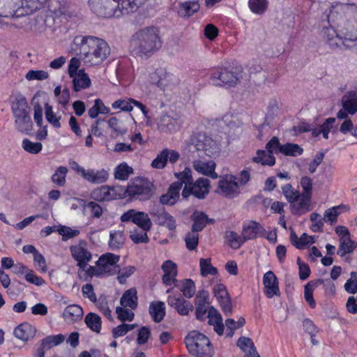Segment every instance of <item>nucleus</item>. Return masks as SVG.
<instances>
[{"label":"nucleus","mask_w":357,"mask_h":357,"mask_svg":"<svg viewBox=\"0 0 357 357\" xmlns=\"http://www.w3.org/2000/svg\"><path fill=\"white\" fill-rule=\"evenodd\" d=\"M79 50L82 60L87 67L101 64L109 55L110 48L102 39L94 36H76L70 47L71 52Z\"/></svg>","instance_id":"nucleus-1"},{"label":"nucleus","mask_w":357,"mask_h":357,"mask_svg":"<svg viewBox=\"0 0 357 357\" xmlns=\"http://www.w3.org/2000/svg\"><path fill=\"white\" fill-rule=\"evenodd\" d=\"M161 44L159 29L147 26L132 35L129 48L136 55L149 56L160 48Z\"/></svg>","instance_id":"nucleus-2"},{"label":"nucleus","mask_w":357,"mask_h":357,"mask_svg":"<svg viewBox=\"0 0 357 357\" xmlns=\"http://www.w3.org/2000/svg\"><path fill=\"white\" fill-rule=\"evenodd\" d=\"M144 0H89L91 10L105 18L119 17L132 13Z\"/></svg>","instance_id":"nucleus-3"},{"label":"nucleus","mask_w":357,"mask_h":357,"mask_svg":"<svg viewBox=\"0 0 357 357\" xmlns=\"http://www.w3.org/2000/svg\"><path fill=\"white\" fill-rule=\"evenodd\" d=\"M210 82L216 86L234 87L244 78L241 66H216L208 73Z\"/></svg>","instance_id":"nucleus-4"},{"label":"nucleus","mask_w":357,"mask_h":357,"mask_svg":"<svg viewBox=\"0 0 357 357\" xmlns=\"http://www.w3.org/2000/svg\"><path fill=\"white\" fill-rule=\"evenodd\" d=\"M347 11V16L337 22L338 31L343 36L346 48H350L357 42V6L339 5L337 8Z\"/></svg>","instance_id":"nucleus-5"},{"label":"nucleus","mask_w":357,"mask_h":357,"mask_svg":"<svg viewBox=\"0 0 357 357\" xmlns=\"http://www.w3.org/2000/svg\"><path fill=\"white\" fill-rule=\"evenodd\" d=\"M15 128L20 132L29 135L33 129V122L29 115V107L24 98H17L12 105Z\"/></svg>","instance_id":"nucleus-6"},{"label":"nucleus","mask_w":357,"mask_h":357,"mask_svg":"<svg viewBox=\"0 0 357 357\" xmlns=\"http://www.w3.org/2000/svg\"><path fill=\"white\" fill-rule=\"evenodd\" d=\"M48 0H1L6 15L16 17L29 15L42 6Z\"/></svg>","instance_id":"nucleus-7"},{"label":"nucleus","mask_w":357,"mask_h":357,"mask_svg":"<svg viewBox=\"0 0 357 357\" xmlns=\"http://www.w3.org/2000/svg\"><path fill=\"white\" fill-rule=\"evenodd\" d=\"M188 351L197 357H212L213 350L208 338L202 333L192 331L185 337Z\"/></svg>","instance_id":"nucleus-8"},{"label":"nucleus","mask_w":357,"mask_h":357,"mask_svg":"<svg viewBox=\"0 0 357 357\" xmlns=\"http://www.w3.org/2000/svg\"><path fill=\"white\" fill-rule=\"evenodd\" d=\"M216 193L227 198H235L238 196L241 190L238 185L237 178L232 174H226L219 177Z\"/></svg>","instance_id":"nucleus-9"},{"label":"nucleus","mask_w":357,"mask_h":357,"mask_svg":"<svg viewBox=\"0 0 357 357\" xmlns=\"http://www.w3.org/2000/svg\"><path fill=\"white\" fill-rule=\"evenodd\" d=\"M90 196L91 199L98 202L110 201L123 198L125 192L121 186L102 185L93 190Z\"/></svg>","instance_id":"nucleus-10"},{"label":"nucleus","mask_w":357,"mask_h":357,"mask_svg":"<svg viewBox=\"0 0 357 357\" xmlns=\"http://www.w3.org/2000/svg\"><path fill=\"white\" fill-rule=\"evenodd\" d=\"M120 220L123 222H131L144 231H149L152 226L151 220L146 213L133 208L124 212Z\"/></svg>","instance_id":"nucleus-11"},{"label":"nucleus","mask_w":357,"mask_h":357,"mask_svg":"<svg viewBox=\"0 0 357 357\" xmlns=\"http://www.w3.org/2000/svg\"><path fill=\"white\" fill-rule=\"evenodd\" d=\"M176 77L164 69H158L149 74V82L162 91L169 90L176 83Z\"/></svg>","instance_id":"nucleus-12"},{"label":"nucleus","mask_w":357,"mask_h":357,"mask_svg":"<svg viewBox=\"0 0 357 357\" xmlns=\"http://www.w3.org/2000/svg\"><path fill=\"white\" fill-rule=\"evenodd\" d=\"M125 195L136 197L140 200H146L151 197V190L149 182L141 178L134 180L128 185Z\"/></svg>","instance_id":"nucleus-13"},{"label":"nucleus","mask_w":357,"mask_h":357,"mask_svg":"<svg viewBox=\"0 0 357 357\" xmlns=\"http://www.w3.org/2000/svg\"><path fill=\"white\" fill-rule=\"evenodd\" d=\"M210 181L206 178H199L189 187L185 186L182 191V196L184 198L188 197L190 195L199 199H203L209 192Z\"/></svg>","instance_id":"nucleus-14"},{"label":"nucleus","mask_w":357,"mask_h":357,"mask_svg":"<svg viewBox=\"0 0 357 357\" xmlns=\"http://www.w3.org/2000/svg\"><path fill=\"white\" fill-rule=\"evenodd\" d=\"M120 257L119 255L112 253L102 255L96 262V265L100 267L99 273H101L102 275H115L117 273V263Z\"/></svg>","instance_id":"nucleus-15"},{"label":"nucleus","mask_w":357,"mask_h":357,"mask_svg":"<svg viewBox=\"0 0 357 357\" xmlns=\"http://www.w3.org/2000/svg\"><path fill=\"white\" fill-rule=\"evenodd\" d=\"M213 293L225 314H231L232 311L231 301L225 285L222 283L215 284L213 287Z\"/></svg>","instance_id":"nucleus-16"},{"label":"nucleus","mask_w":357,"mask_h":357,"mask_svg":"<svg viewBox=\"0 0 357 357\" xmlns=\"http://www.w3.org/2000/svg\"><path fill=\"white\" fill-rule=\"evenodd\" d=\"M163 272L162 281L166 286H178L177 284V265L172 260H166L161 265Z\"/></svg>","instance_id":"nucleus-17"},{"label":"nucleus","mask_w":357,"mask_h":357,"mask_svg":"<svg viewBox=\"0 0 357 357\" xmlns=\"http://www.w3.org/2000/svg\"><path fill=\"white\" fill-rule=\"evenodd\" d=\"M263 284L264 286V294L268 298L280 296L278 281L273 271H269L264 275Z\"/></svg>","instance_id":"nucleus-18"},{"label":"nucleus","mask_w":357,"mask_h":357,"mask_svg":"<svg viewBox=\"0 0 357 357\" xmlns=\"http://www.w3.org/2000/svg\"><path fill=\"white\" fill-rule=\"evenodd\" d=\"M322 36L324 39L331 47H346L343 36L338 31L337 27V29L331 26L325 27L322 31Z\"/></svg>","instance_id":"nucleus-19"},{"label":"nucleus","mask_w":357,"mask_h":357,"mask_svg":"<svg viewBox=\"0 0 357 357\" xmlns=\"http://www.w3.org/2000/svg\"><path fill=\"white\" fill-rule=\"evenodd\" d=\"M294 214L301 215L311 209V196L307 194H299L294 202L290 203Z\"/></svg>","instance_id":"nucleus-20"},{"label":"nucleus","mask_w":357,"mask_h":357,"mask_svg":"<svg viewBox=\"0 0 357 357\" xmlns=\"http://www.w3.org/2000/svg\"><path fill=\"white\" fill-rule=\"evenodd\" d=\"M195 147L197 151H204L206 155L211 158L218 156L220 151V144L211 137L206 136L198 140Z\"/></svg>","instance_id":"nucleus-21"},{"label":"nucleus","mask_w":357,"mask_h":357,"mask_svg":"<svg viewBox=\"0 0 357 357\" xmlns=\"http://www.w3.org/2000/svg\"><path fill=\"white\" fill-rule=\"evenodd\" d=\"M70 250L72 257L77 262L79 268L83 270L85 269L91 259V252L80 244L71 246Z\"/></svg>","instance_id":"nucleus-22"},{"label":"nucleus","mask_w":357,"mask_h":357,"mask_svg":"<svg viewBox=\"0 0 357 357\" xmlns=\"http://www.w3.org/2000/svg\"><path fill=\"white\" fill-rule=\"evenodd\" d=\"M330 132L332 134L337 132V124L336 123L335 118H328L319 128H314L312 130V135L314 137H318L321 135L325 139L329 138Z\"/></svg>","instance_id":"nucleus-23"},{"label":"nucleus","mask_w":357,"mask_h":357,"mask_svg":"<svg viewBox=\"0 0 357 357\" xmlns=\"http://www.w3.org/2000/svg\"><path fill=\"white\" fill-rule=\"evenodd\" d=\"M194 169L199 174L210 176L213 179L218 178V174L215 172L216 164L213 160L204 161L200 159L193 162Z\"/></svg>","instance_id":"nucleus-24"},{"label":"nucleus","mask_w":357,"mask_h":357,"mask_svg":"<svg viewBox=\"0 0 357 357\" xmlns=\"http://www.w3.org/2000/svg\"><path fill=\"white\" fill-rule=\"evenodd\" d=\"M69 77L72 79L73 89L75 92L89 89L91 86V80L84 69Z\"/></svg>","instance_id":"nucleus-25"},{"label":"nucleus","mask_w":357,"mask_h":357,"mask_svg":"<svg viewBox=\"0 0 357 357\" xmlns=\"http://www.w3.org/2000/svg\"><path fill=\"white\" fill-rule=\"evenodd\" d=\"M266 232L265 229L258 222L250 221L244 225L242 236L244 241L256 238L258 236L263 235Z\"/></svg>","instance_id":"nucleus-26"},{"label":"nucleus","mask_w":357,"mask_h":357,"mask_svg":"<svg viewBox=\"0 0 357 357\" xmlns=\"http://www.w3.org/2000/svg\"><path fill=\"white\" fill-rule=\"evenodd\" d=\"M109 173L105 169H88L86 170L83 178L93 184H100L107 181Z\"/></svg>","instance_id":"nucleus-27"},{"label":"nucleus","mask_w":357,"mask_h":357,"mask_svg":"<svg viewBox=\"0 0 357 357\" xmlns=\"http://www.w3.org/2000/svg\"><path fill=\"white\" fill-rule=\"evenodd\" d=\"M36 328L31 324L24 322L17 326L14 330V335L23 342H27L34 337Z\"/></svg>","instance_id":"nucleus-28"},{"label":"nucleus","mask_w":357,"mask_h":357,"mask_svg":"<svg viewBox=\"0 0 357 357\" xmlns=\"http://www.w3.org/2000/svg\"><path fill=\"white\" fill-rule=\"evenodd\" d=\"M168 305L174 307L178 313L181 315H187L190 310H192V305L181 297L169 296L167 298Z\"/></svg>","instance_id":"nucleus-29"},{"label":"nucleus","mask_w":357,"mask_h":357,"mask_svg":"<svg viewBox=\"0 0 357 357\" xmlns=\"http://www.w3.org/2000/svg\"><path fill=\"white\" fill-rule=\"evenodd\" d=\"M84 314L82 308L78 305L67 306L63 312V317L66 322L73 324L80 320Z\"/></svg>","instance_id":"nucleus-30"},{"label":"nucleus","mask_w":357,"mask_h":357,"mask_svg":"<svg viewBox=\"0 0 357 357\" xmlns=\"http://www.w3.org/2000/svg\"><path fill=\"white\" fill-rule=\"evenodd\" d=\"M290 241L296 248L303 250L312 245L315 242V238L314 236H309L306 233H303L300 237H298L296 234L291 231Z\"/></svg>","instance_id":"nucleus-31"},{"label":"nucleus","mask_w":357,"mask_h":357,"mask_svg":"<svg viewBox=\"0 0 357 357\" xmlns=\"http://www.w3.org/2000/svg\"><path fill=\"white\" fill-rule=\"evenodd\" d=\"M181 188V183L179 182L173 183L169 188L167 194L160 197V202L162 204H174L178 199L179 191Z\"/></svg>","instance_id":"nucleus-32"},{"label":"nucleus","mask_w":357,"mask_h":357,"mask_svg":"<svg viewBox=\"0 0 357 357\" xmlns=\"http://www.w3.org/2000/svg\"><path fill=\"white\" fill-rule=\"evenodd\" d=\"M208 324L213 326L214 331L222 335L224 332L225 325L222 323V318L220 312L213 307H211L208 312Z\"/></svg>","instance_id":"nucleus-33"},{"label":"nucleus","mask_w":357,"mask_h":357,"mask_svg":"<svg viewBox=\"0 0 357 357\" xmlns=\"http://www.w3.org/2000/svg\"><path fill=\"white\" fill-rule=\"evenodd\" d=\"M343 109L349 114L357 112V93L355 91H348L342 98Z\"/></svg>","instance_id":"nucleus-34"},{"label":"nucleus","mask_w":357,"mask_h":357,"mask_svg":"<svg viewBox=\"0 0 357 357\" xmlns=\"http://www.w3.org/2000/svg\"><path fill=\"white\" fill-rule=\"evenodd\" d=\"M176 120L167 115L162 114L158 119H155V125L160 132H172L176 130Z\"/></svg>","instance_id":"nucleus-35"},{"label":"nucleus","mask_w":357,"mask_h":357,"mask_svg":"<svg viewBox=\"0 0 357 357\" xmlns=\"http://www.w3.org/2000/svg\"><path fill=\"white\" fill-rule=\"evenodd\" d=\"M120 304L123 307L136 309L138 304L137 291L135 288L126 290L120 299Z\"/></svg>","instance_id":"nucleus-36"},{"label":"nucleus","mask_w":357,"mask_h":357,"mask_svg":"<svg viewBox=\"0 0 357 357\" xmlns=\"http://www.w3.org/2000/svg\"><path fill=\"white\" fill-rule=\"evenodd\" d=\"M197 1H186L180 3L178 8V14L181 17H190L199 10Z\"/></svg>","instance_id":"nucleus-37"},{"label":"nucleus","mask_w":357,"mask_h":357,"mask_svg":"<svg viewBox=\"0 0 357 357\" xmlns=\"http://www.w3.org/2000/svg\"><path fill=\"white\" fill-rule=\"evenodd\" d=\"M149 314L155 322H160L165 315V305L162 301H153L150 303Z\"/></svg>","instance_id":"nucleus-38"},{"label":"nucleus","mask_w":357,"mask_h":357,"mask_svg":"<svg viewBox=\"0 0 357 357\" xmlns=\"http://www.w3.org/2000/svg\"><path fill=\"white\" fill-rule=\"evenodd\" d=\"M237 345L245 354V357H260L250 338L242 337L238 339Z\"/></svg>","instance_id":"nucleus-39"},{"label":"nucleus","mask_w":357,"mask_h":357,"mask_svg":"<svg viewBox=\"0 0 357 357\" xmlns=\"http://www.w3.org/2000/svg\"><path fill=\"white\" fill-rule=\"evenodd\" d=\"M126 241V235L123 230H112L109 232L108 245L113 250L121 248Z\"/></svg>","instance_id":"nucleus-40"},{"label":"nucleus","mask_w":357,"mask_h":357,"mask_svg":"<svg viewBox=\"0 0 357 357\" xmlns=\"http://www.w3.org/2000/svg\"><path fill=\"white\" fill-rule=\"evenodd\" d=\"M252 161L262 165L273 166L275 163V157L264 150H258Z\"/></svg>","instance_id":"nucleus-41"},{"label":"nucleus","mask_w":357,"mask_h":357,"mask_svg":"<svg viewBox=\"0 0 357 357\" xmlns=\"http://www.w3.org/2000/svg\"><path fill=\"white\" fill-rule=\"evenodd\" d=\"M158 222L160 225L166 227L170 231H174L176 227L174 218L166 212H162L159 214Z\"/></svg>","instance_id":"nucleus-42"},{"label":"nucleus","mask_w":357,"mask_h":357,"mask_svg":"<svg viewBox=\"0 0 357 357\" xmlns=\"http://www.w3.org/2000/svg\"><path fill=\"white\" fill-rule=\"evenodd\" d=\"M133 172L132 168L129 167L127 163L122 162L114 170V178L118 180L125 181Z\"/></svg>","instance_id":"nucleus-43"},{"label":"nucleus","mask_w":357,"mask_h":357,"mask_svg":"<svg viewBox=\"0 0 357 357\" xmlns=\"http://www.w3.org/2000/svg\"><path fill=\"white\" fill-rule=\"evenodd\" d=\"M248 6L253 13L262 15L267 10L268 0H249Z\"/></svg>","instance_id":"nucleus-44"},{"label":"nucleus","mask_w":357,"mask_h":357,"mask_svg":"<svg viewBox=\"0 0 357 357\" xmlns=\"http://www.w3.org/2000/svg\"><path fill=\"white\" fill-rule=\"evenodd\" d=\"M45 114L47 121L56 128H61L60 120L61 119V115L56 114L52 109V107L48 104L45 105Z\"/></svg>","instance_id":"nucleus-45"},{"label":"nucleus","mask_w":357,"mask_h":357,"mask_svg":"<svg viewBox=\"0 0 357 357\" xmlns=\"http://www.w3.org/2000/svg\"><path fill=\"white\" fill-rule=\"evenodd\" d=\"M64 340L65 336L62 334L49 335L42 340L41 346L43 348L50 349L61 344Z\"/></svg>","instance_id":"nucleus-46"},{"label":"nucleus","mask_w":357,"mask_h":357,"mask_svg":"<svg viewBox=\"0 0 357 357\" xmlns=\"http://www.w3.org/2000/svg\"><path fill=\"white\" fill-rule=\"evenodd\" d=\"M56 231L62 236V240L63 241L74 238L78 236L80 233L78 229L71 228L70 227L64 225L57 226Z\"/></svg>","instance_id":"nucleus-47"},{"label":"nucleus","mask_w":357,"mask_h":357,"mask_svg":"<svg viewBox=\"0 0 357 357\" xmlns=\"http://www.w3.org/2000/svg\"><path fill=\"white\" fill-rule=\"evenodd\" d=\"M200 273L202 276L215 275L218 270L211 262V259H201L199 261Z\"/></svg>","instance_id":"nucleus-48"},{"label":"nucleus","mask_w":357,"mask_h":357,"mask_svg":"<svg viewBox=\"0 0 357 357\" xmlns=\"http://www.w3.org/2000/svg\"><path fill=\"white\" fill-rule=\"evenodd\" d=\"M356 248V242L351 241V238H347V239L345 240H341L337 250V255L340 257H344L347 254L352 252Z\"/></svg>","instance_id":"nucleus-49"},{"label":"nucleus","mask_w":357,"mask_h":357,"mask_svg":"<svg viewBox=\"0 0 357 357\" xmlns=\"http://www.w3.org/2000/svg\"><path fill=\"white\" fill-rule=\"evenodd\" d=\"M193 225L192 230L196 232L202 231L206 223V215L202 212H195L192 214Z\"/></svg>","instance_id":"nucleus-50"},{"label":"nucleus","mask_w":357,"mask_h":357,"mask_svg":"<svg viewBox=\"0 0 357 357\" xmlns=\"http://www.w3.org/2000/svg\"><path fill=\"white\" fill-rule=\"evenodd\" d=\"M85 323L86 326L93 331L100 332L101 329V319L94 313H89L85 317Z\"/></svg>","instance_id":"nucleus-51"},{"label":"nucleus","mask_w":357,"mask_h":357,"mask_svg":"<svg viewBox=\"0 0 357 357\" xmlns=\"http://www.w3.org/2000/svg\"><path fill=\"white\" fill-rule=\"evenodd\" d=\"M134 309L129 308V307H123L122 305L116 308V313L117 318L121 321H131L134 319L135 314Z\"/></svg>","instance_id":"nucleus-52"},{"label":"nucleus","mask_w":357,"mask_h":357,"mask_svg":"<svg viewBox=\"0 0 357 357\" xmlns=\"http://www.w3.org/2000/svg\"><path fill=\"white\" fill-rule=\"evenodd\" d=\"M245 323V320L243 317H240L238 321H235L233 319H227L225 321V331L227 335L231 337L235 330L242 327Z\"/></svg>","instance_id":"nucleus-53"},{"label":"nucleus","mask_w":357,"mask_h":357,"mask_svg":"<svg viewBox=\"0 0 357 357\" xmlns=\"http://www.w3.org/2000/svg\"><path fill=\"white\" fill-rule=\"evenodd\" d=\"M280 153L285 155L297 156L303 153V149L298 144L287 143L280 147Z\"/></svg>","instance_id":"nucleus-54"},{"label":"nucleus","mask_w":357,"mask_h":357,"mask_svg":"<svg viewBox=\"0 0 357 357\" xmlns=\"http://www.w3.org/2000/svg\"><path fill=\"white\" fill-rule=\"evenodd\" d=\"M174 176L178 180L177 182L181 183V185L185 184V186L189 187L192 183V170L188 167H185L184 170L181 172L175 173Z\"/></svg>","instance_id":"nucleus-55"},{"label":"nucleus","mask_w":357,"mask_h":357,"mask_svg":"<svg viewBox=\"0 0 357 357\" xmlns=\"http://www.w3.org/2000/svg\"><path fill=\"white\" fill-rule=\"evenodd\" d=\"M22 146L25 151L31 154H37L43 149V144L40 142H33L29 139H24L22 140Z\"/></svg>","instance_id":"nucleus-56"},{"label":"nucleus","mask_w":357,"mask_h":357,"mask_svg":"<svg viewBox=\"0 0 357 357\" xmlns=\"http://www.w3.org/2000/svg\"><path fill=\"white\" fill-rule=\"evenodd\" d=\"M68 173V169L66 167L61 166L58 167L52 176V181L58 186H63L66 183V177Z\"/></svg>","instance_id":"nucleus-57"},{"label":"nucleus","mask_w":357,"mask_h":357,"mask_svg":"<svg viewBox=\"0 0 357 357\" xmlns=\"http://www.w3.org/2000/svg\"><path fill=\"white\" fill-rule=\"evenodd\" d=\"M178 287L183 296L186 298H191L195 293V283L190 279L183 280Z\"/></svg>","instance_id":"nucleus-58"},{"label":"nucleus","mask_w":357,"mask_h":357,"mask_svg":"<svg viewBox=\"0 0 357 357\" xmlns=\"http://www.w3.org/2000/svg\"><path fill=\"white\" fill-rule=\"evenodd\" d=\"M131 101L132 102L133 105L138 107L142 112V114L144 116V120H145L146 126H148L149 127L154 126H155V119L153 118V115L149 114V111L147 109V107L145 105H144L142 102H140L139 101H137L136 100H132Z\"/></svg>","instance_id":"nucleus-59"},{"label":"nucleus","mask_w":357,"mask_h":357,"mask_svg":"<svg viewBox=\"0 0 357 357\" xmlns=\"http://www.w3.org/2000/svg\"><path fill=\"white\" fill-rule=\"evenodd\" d=\"M133 99L128 98L117 100L112 104V107L114 109H119L123 112H131L133 109V104L131 101Z\"/></svg>","instance_id":"nucleus-60"},{"label":"nucleus","mask_w":357,"mask_h":357,"mask_svg":"<svg viewBox=\"0 0 357 357\" xmlns=\"http://www.w3.org/2000/svg\"><path fill=\"white\" fill-rule=\"evenodd\" d=\"M137 326L136 324H123L115 327L112 330V336L114 338H118L124 336L129 331L133 330Z\"/></svg>","instance_id":"nucleus-61"},{"label":"nucleus","mask_w":357,"mask_h":357,"mask_svg":"<svg viewBox=\"0 0 357 357\" xmlns=\"http://www.w3.org/2000/svg\"><path fill=\"white\" fill-rule=\"evenodd\" d=\"M315 285L312 282H308L305 286L304 289V298L305 301L312 308L316 307V302L313 297V293L314 291Z\"/></svg>","instance_id":"nucleus-62"},{"label":"nucleus","mask_w":357,"mask_h":357,"mask_svg":"<svg viewBox=\"0 0 357 357\" xmlns=\"http://www.w3.org/2000/svg\"><path fill=\"white\" fill-rule=\"evenodd\" d=\"M227 239L229 245L234 249H238L245 242L243 236H240L234 231H229L227 234Z\"/></svg>","instance_id":"nucleus-63"},{"label":"nucleus","mask_w":357,"mask_h":357,"mask_svg":"<svg viewBox=\"0 0 357 357\" xmlns=\"http://www.w3.org/2000/svg\"><path fill=\"white\" fill-rule=\"evenodd\" d=\"M185 241L186 248L190 250H193L197 248L199 242V234L198 232L191 231L189 232L185 238Z\"/></svg>","instance_id":"nucleus-64"}]
</instances>
